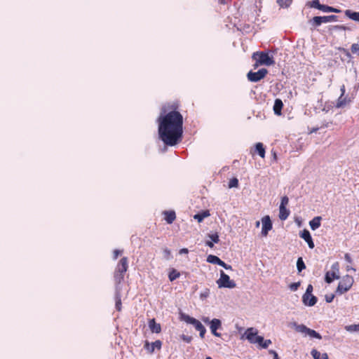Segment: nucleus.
<instances>
[{
  "label": "nucleus",
  "instance_id": "nucleus-1",
  "mask_svg": "<svg viewBox=\"0 0 359 359\" xmlns=\"http://www.w3.org/2000/svg\"><path fill=\"white\" fill-rule=\"evenodd\" d=\"M179 101L168 102L161 108L157 119L158 135L168 146H175L181 141L183 134V116L180 112Z\"/></svg>",
  "mask_w": 359,
  "mask_h": 359
},
{
  "label": "nucleus",
  "instance_id": "nucleus-2",
  "mask_svg": "<svg viewBox=\"0 0 359 359\" xmlns=\"http://www.w3.org/2000/svg\"><path fill=\"white\" fill-rule=\"evenodd\" d=\"M252 58L256 60V63L254 65L255 68L262 65L270 66L274 64L273 59L265 52H256L253 53Z\"/></svg>",
  "mask_w": 359,
  "mask_h": 359
},
{
  "label": "nucleus",
  "instance_id": "nucleus-3",
  "mask_svg": "<svg viewBox=\"0 0 359 359\" xmlns=\"http://www.w3.org/2000/svg\"><path fill=\"white\" fill-rule=\"evenodd\" d=\"M353 283V278L352 276L348 275L344 276L337 287L336 294L339 295L344 294L351 289Z\"/></svg>",
  "mask_w": 359,
  "mask_h": 359
},
{
  "label": "nucleus",
  "instance_id": "nucleus-4",
  "mask_svg": "<svg viewBox=\"0 0 359 359\" xmlns=\"http://www.w3.org/2000/svg\"><path fill=\"white\" fill-rule=\"evenodd\" d=\"M181 318L184 320L186 323L189 324H191L194 326L195 329L199 332V335L201 338H204L205 334L206 332V330L205 327L202 325V323L196 320L194 318H192L188 315L182 313L181 315Z\"/></svg>",
  "mask_w": 359,
  "mask_h": 359
},
{
  "label": "nucleus",
  "instance_id": "nucleus-5",
  "mask_svg": "<svg viewBox=\"0 0 359 359\" xmlns=\"http://www.w3.org/2000/svg\"><path fill=\"white\" fill-rule=\"evenodd\" d=\"M219 288H229L232 289L236 287L234 280H231L229 276L226 274L222 270L220 271V277L216 281Z\"/></svg>",
  "mask_w": 359,
  "mask_h": 359
},
{
  "label": "nucleus",
  "instance_id": "nucleus-6",
  "mask_svg": "<svg viewBox=\"0 0 359 359\" xmlns=\"http://www.w3.org/2000/svg\"><path fill=\"white\" fill-rule=\"evenodd\" d=\"M313 286L310 284L308 285L306 292L302 296V302L304 305L313 306L317 302V297L313 295Z\"/></svg>",
  "mask_w": 359,
  "mask_h": 359
},
{
  "label": "nucleus",
  "instance_id": "nucleus-7",
  "mask_svg": "<svg viewBox=\"0 0 359 359\" xmlns=\"http://www.w3.org/2000/svg\"><path fill=\"white\" fill-rule=\"evenodd\" d=\"M268 74V70L265 68L259 69L257 72L250 71L247 77L251 82H258L263 79Z\"/></svg>",
  "mask_w": 359,
  "mask_h": 359
},
{
  "label": "nucleus",
  "instance_id": "nucleus-8",
  "mask_svg": "<svg viewBox=\"0 0 359 359\" xmlns=\"http://www.w3.org/2000/svg\"><path fill=\"white\" fill-rule=\"evenodd\" d=\"M262 235L263 236H266L269 233V231L272 229V222L270 219V217L266 215L262 217Z\"/></svg>",
  "mask_w": 359,
  "mask_h": 359
},
{
  "label": "nucleus",
  "instance_id": "nucleus-9",
  "mask_svg": "<svg viewBox=\"0 0 359 359\" xmlns=\"http://www.w3.org/2000/svg\"><path fill=\"white\" fill-rule=\"evenodd\" d=\"M162 342L160 340H156L154 342L150 344L148 341H145L144 348L148 351L149 353L151 354L154 352L156 348L160 350L161 348Z\"/></svg>",
  "mask_w": 359,
  "mask_h": 359
},
{
  "label": "nucleus",
  "instance_id": "nucleus-10",
  "mask_svg": "<svg viewBox=\"0 0 359 359\" xmlns=\"http://www.w3.org/2000/svg\"><path fill=\"white\" fill-rule=\"evenodd\" d=\"M210 328L211 330L212 334L215 337H220L221 334L217 332V330L218 329L222 328V322L219 319L217 318H213L210 322Z\"/></svg>",
  "mask_w": 359,
  "mask_h": 359
},
{
  "label": "nucleus",
  "instance_id": "nucleus-11",
  "mask_svg": "<svg viewBox=\"0 0 359 359\" xmlns=\"http://www.w3.org/2000/svg\"><path fill=\"white\" fill-rule=\"evenodd\" d=\"M250 153L252 155H255V154H258V155L262 157H265V148L264 144L262 142H258L255 145L254 150H252Z\"/></svg>",
  "mask_w": 359,
  "mask_h": 359
},
{
  "label": "nucleus",
  "instance_id": "nucleus-12",
  "mask_svg": "<svg viewBox=\"0 0 359 359\" xmlns=\"http://www.w3.org/2000/svg\"><path fill=\"white\" fill-rule=\"evenodd\" d=\"M128 270V259L127 257H123L119 261L117 265L116 271L118 273H125Z\"/></svg>",
  "mask_w": 359,
  "mask_h": 359
},
{
  "label": "nucleus",
  "instance_id": "nucleus-13",
  "mask_svg": "<svg viewBox=\"0 0 359 359\" xmlns=\"http://www.w3.org/2000/svg\"><path fill=\"white\" fill-rule=\"evenodd\" d=\"M245 338L250 342L254 343L255 337L257 336V330L254 327L248 328L245 333Z\"/></svg>",
  "mask_w": 359,
  "mask_h": 359
},
{
  "label": "nucleus",
  "instance_id": "nucleus-14",
  "mask_svg": "<svg viewBox=\"0 0 359 359\" xmlns=\"http://www.w3.org/2000/svg\"><path fill=\"white\" fill-rule=\"evenodd\" d=\"M339 273L334 271H327L325 276V281L331 283L334 280L339 279Z\"/></svg>",
  "mask_w": 359,
  "mask_h": 359
},
{
  "label": "nucleus",
  "instance_id": "nucleus-15",
  "mask_svg": "<svg viewBox=\"0 0 359 359\" xmlns=\"http://www.w3.org/2000/svg\"><path fill=\"white\" fill-rule=\"evenodd\" d=\"M351 102V100L347 96H340L336 103L337 108H341Z\"/></svg>",
  "mask_w": 359,
  "mask_h": 359
},
{
  "label": "nucleus",
  "instance_id": "nucleus-16",
  "mask_svg": "<svg viewBox=\"0 0 359 359\" xmlns=\"http://www.w3.org/2000/svg\"><path fill=\"white\" fill-rule=\"evenodd\" d=\"M283 107V103L280 99H276L273 105V111L276 115H280Z\"/></svg>",
  "mask_w": 359,
  "mask_h": 359
},
{
  "label": "nucleus",
  "instance_id": "nucleus-17",
  "mask_svg": "<svg viewBox=\"0 0 359 359\" xmlns=\"http://www.w3.org/2000/svg\"><path fill=\"white\" fill-rule=\"evenodd\" d=\"M149 327L153 333H159L161 330L160 324L156 323L154 318L149 320Z\"/></svg>",
  "mask_w": 359,
  "mask_h": 359
},
{
  "label": "nucleus",
  "instance_id": "nucleus-18",
  "mask_svg": "<svg viewBox=\"0 0 359 359\" xmlns=\"http://www.w3.org/2000/svg\"><path fill=\"white\" fill-rule=\"evenodd\" d=\"M163 214L165 216V219L168 224H172L176 218V215L174 211H164Z\"/></svg>",
  "mask_w": 359,
  "mask_h": 359
},
{
  "label": "nucleus",
  "instance_id": "nucleus-19",
  "mask_svg": "<svg viewBox=\"0 0 359 359\" xmlns=\"http://www.w3.org/2000/svg\"><path fill=\"white\" fill-rule=\"evenodd\" d=\"M345 15L352 20L359 22V12L352 11L351 10H346Z\"/></svg>",
  "mask_w": 359,
  "mask_h": 359
},
{
  "label": "nucleus",
  "instance_id": "nucleus-20",
  "mask_svg": "<svg viewBox=\"0 0 359 359\" xmlns=\"http://www.w3.org/2000/svg\"><path fill=\"white\" fill-rule=\"evenodd\" d=\"M321 217H316L309 222L310 227L312 230H316L320 226Z\"/></svg>",
  "mask_w": 359,
  "mask_h": 359
},
{
  "label": "nucleus",
  "instance_id": "nucleus-21",
  "mask_svg": "<svg viewBox=\"0 0 359 359\" xmlns=\"http://www.w3.org/2000/svg\"><path fill=\"white\" fill-rule=\"evenodd\" d=\"M290 215V211L284 206L279 208V218L280 220H285Z\"/></svg>",
  "mask_w": 359,
  "mask_h": 359
},
{
  "label": "nucleus",
  "instance_id": "nucleus-22",
  "mask_svg": "<svg viewBox=\"0 0 359 359\" xmlns=\"http://www.w3.org/2000/svg\"><path fill=\"white\" fill-rule=\"evenodd\" d=\"M314 359H328V355L326 353H320L318 351L313 349L311 352Z\"/></svg>",
  "mask_w": 359,
  "mask_h": 359
},
{
  "label": "nucleus",
  "instance_id": "nucleus-23",
  "mask_svg": "<svg viewBox=\"0 0 359 359\" xmlns=\"http://www.w3.org/2000/svg\"><path fill=\"white\" fill-rule=\"evenodd\" d=\"M309 22L313 25V27H317L323 23L322 16H315L311 20H310Z\"/></svg>",
  "mask_w": 359,
  "mask_h": 359
},
{
  "label": "nucleus",
  "instance_id": "nucleus-24",
  "mask_svg": "<svg viewBox=\"0 0 359 359\" xmlns=\"http://www.w3.org/2000/svg\"><path fill=\"white\" fill-rule=\"evenodd\" d=\"M210 216V213L208 210L203 211L201 213H198L194 216V218L196 219L198 222H201L205 217Z\"/></svg>",
  "mask_w": 359,
  "mask_h": 359
},
{
  "label": "nucleus",
  "instance_id": "nucleus-25",
  "mask_svg": "<svg viewBox=\"0 0 359 359\" xmlns=\"http://www.w3.org/2000/svg\"><path fill=\"white\" fill-rule=\"evenodd\" d=\"M294 327L297 332H301V333L307 334V332L309 330V327H307L306 325H304L303 324L298 325L296 323H294Z\"/></svg>",
  "mask_w": 359,
  "mask_h": 359
},
{
  "label": "nucleus",
  "instance_id": "nucleus-26",
  "mask_svg": "<svg viewBox=\"0 0 359 359\" xmlns=\"http://www.w3.org/2000/svg\"><path fill=\"white\" fill-rule=\"evenodd\" d=\"M207 262L211 264L219 265L221 262V259L215 255H210L207 257Z\"/></svg>",
  "mask_w": 359,
  "mask_h": 359
},
{
  "label": "nucleus",
  "instance_id": "nucleus-27",
  "mask_svg": "<svg viewBox=\"0 0 359 359\" xmlns=\"http://www.w3.org/2000/svg\"><path fill=\"white\" fill-rule=\"evenodd\" d=\"M344 329L347 332H359V323L358 324H353V325H346L344 327Z\"/></svg>",
  "mask_w": 359,
  "mask_h": 359
},
{
  "label": "nucleus",
  "instance_id": "nucleus-28",
  "mask_svg": "<svg viewBox=\"0 0 359 359\" xmlns=\"http://www.w3.org/2000/svg\"><path fill=\"white\" fill-rule=\"evenodd\" d=\"M180 276V272H178L176 269H172V271L169 273L168 278L170 281H173L178 278Z\"/></svg>",
  "mask_w": 359,
  "mask_h": 359
},
{
  "label": "nucleus",
  "instance_id": "nucleus-29",
  "mask_svg": "<svg viewBox=\"0 0 359 359\" xmlns=\"http://www.w3.org/2000/svg\"><path fill=\"white\" fill-rule=\"evenodd\" d=\"M323 23H327L330 22H336L337 21L338 17L334 15H327V16H322Z\"/></svg>",
  "mask_w": 359,
  "mask_h": 359
},
{
  "label": "nucleus",
  "instance_id": "nucleus-30",
  "mask_svg": "<svg viewBox=\"0 0 359 359\" xmlns=\"http://www.w3.org/2000/svg\"><path fill=\"white\" fill-rule=\"evenodd\" d=\"M297 268L299 273L306 268V265L302 257H299L297 261Z\"/></svg>",
  "mask_w": 359,
  "mask_h": 359
},
{
  "label": "nucleus",
  "instance_id": "nucleus-31",
  "mask_svg": "<svg viewBox=\"0 0 359 359\" xmlns=\"http://www.w3.org/2000/svg\"><path fill=\"white\" fill-rule=\"evenodd\" d=\"M277 4L282 8H287L290 6L292 0H276Z\"/></svg>",
  "mask_w": 359,
  "mask_h": 359
},
{
  "label": "nucleus",
  "instance_id": "nucleus-32",
  "mask_svg": "<svg viewBox=\"0 0 359 359\" xmlns=\"http://www.w3.org/2000/svg\"><path fill=\"white\" fill-rule=\"evenodd\" d=\"M306 334L309 335L311 337H313V338H316V339H322V337L319 333H318L315 330H311L310 328H309V330H308Z\"/></svg>",
  "mask_w": 359,
  "mask_h": 359
},
{
  "label": "nucleus",
  "instance_id": "nucleus-33",
  "mask_svg": "<svg viewBox=\"0 0 359 359\" xmlns=\"http://www.w3.org/2000/svg\"><path fill=\"white\" fill-rule=\"evenodd\" d=\"M123 278H124V273L115 271L114 280L116 283L119 284L123 280Z\"/></svg>",
  "mask_w": 359,
  "mask_h": 359
},
{
  "label": "nucleus",
  "instance_id": "nucleus-34",
  "mask_svg": "<svg viewBox=\"0 0 359 359\" xmlns=\"http://www.w3.org/2000/svg\"><path fill=\"white\" fill-rule=\"evenodd\" d=\"M300 237L302 238H303L306 242L307 240H309L310 238H311V236L310 234V232L308 230L304 229L300 233Z\"/></svg>",
  "mask_w": 359,
  "mask_h": 359
},
{
  "label": "nucleus",
  "instance_id": "nucleus-35",
  "mask_svg": "<svg viewBox=\"0 0 359 359\" xmlns=\"http://www.w3.org/2000/svg\"><path fill=\"white\" fill-rule=\"evenodd\" d=\"M116 309L118 311L121 310V299L118 292L116 294Z\"/></svg>",
  "mask_w": 359,
  "mask_h": 359
},
{
  "label": "nucleus",
  "instance_id": "nucleus-36",
  "mask_svg": "<svg viewBox=\"0 0 359 359\" xmlns=\"http://www.w3.org/2000/svg\"><path fill=\"white\" fill-rule=\"evenodd\" d=\"M163 257L167 260L170 259L172 257L170 250L168 248L163 249Z\"/></svg>",
  "mask_w": 359,
  "mask_h": 359
},
{
  "label": "nucleus",
  "instance_id": "nucleus-37",
  "mask_svg": "<svg viewBox=\"0 0 359 359\" xmlns=\"http://www.w3.org/2000/svg\"><path fill=\"white\" fill-rule=\"evenodd\" d=\"M351 52L354 54H357L359 56V44L353 43L351 48Z\"/></svg>",
  "mask_w": 359,
  "mask_h": 359
},
{
  "label": "nucleus",
  "instance_id": "nucleus-38",
  "mask_svg": "<svg viewBox=\"0 0 359 359\" xmlns=\"http://www.w3.org/2000/svg\"><path fill=\"white\" fill-rule=\"evenodd\" d=\"M208 237L211 239V241H212L215 243H217L219 241L217 233L210 234L208 235Z\"/></svg>",
  "mask_w": 359,
  "mask_h": 359
},
{
  "label": "nucleus",
  "instance_id": "nucleus-39",
  "mask_svg": "<svg viewBox=\"0 0 359 359\" xmlns=\"http://www.w3.org/2000/svg\"><path fill=\"white\" fill-rule=\"evenodd\" d=\"M320 10L323 11V12H331V11H332V6H329L327 5L322 4L320 8Z\"/></svg>",
  "mask_w": 359,
  "mask_h": 359
},
{
  "label": "nucleus",
  "instance_id": "nucleus-40",
  "mask_svg": "<svg viewBox=\"0 0 359 359\" xmlns=\"http://www.w3.org/2000/svg\"><path fill=\"white\" fill-rule=\"evenodd\" d=\"M299 285H300V283H299V282H297V283H291V284L289 285V287H290V289L292 291H296V290H297V289L299 288Z\"/></svg>",
  "mask_w": 359,
  "mask_h": 359
},
{
  "label": "nucleus",
  "instance_id": "nucleus-41",
  "mask_svg": "<svg viewBox=\"0 0 359 359\" xmlns=\"http://www.w3.org/2000/svg\"><path fill=\"white\" fill-rule=\"evenodd\" d=\"M238 187V181H229L228 188H237Z\"/></svg>",
  "mask_w": 359,
  "mask_h": 359
},
{
  "label": "nucleus",
  "instance_id": "nucleus-42",
  "mask_svg": "<svg viewBox=\"0 0 359 359\" xmlns=\"http://www.w3.org/2000/svg\"><path fill=\"white\" fill-rule=\"evenodd\" d=\"M264 341V337L262 336H257L254 340L253 344H258L261 346V344Z\"/></svg>",
  "mask_w": 359,
  "mask_h": 359
},
{
  "label": "nucleus",
  "instance_id": "nucleus-43",
  "mask_svg": "<svg viewBox=\"0 0 359 359\" xmlns=\"http://www.w3.org/2000/svg\"><path fill=\"white\" fill-rule=\"evenodd\" d=\"M334 298V294H328L325 296V301L327 303L332 302L333 301Z\"/></svg>",
  "mask_w": 359,
  "mask_h": 359
},
{
  "label": "nucleus",
  "instance_id": "nucleus-44",
  "mask_svg": "<svg viewBox=\"0 0 359 359\" xmlns=\"http://www.w3.org/2000/svg\"><path fill=\"white\" fill-rule=\"evenodd\" d=\"M332 271L337 273H339V265L338 262L334 263L331 266Z\"/></svg>",
  "mask_w": 359,
  "mask_h": 359
},
{
  "label": "nucleus",
  "instance_id": "nucleus-45",
  "mask_svg": "<svg viewBox=\"0 0 359 359\" xmlns=\"http://www.w3.org/2000/svg\"><path fill=\"white\" fill-rule=\"evenodd\" d=\"M322 4H320L318 0H313L311 2V6L320 10Z\"/></svg>",
  "mask_w": 359,
  "mask_h": 359
},
{
  "label": "nucleus",
  "instance_id": "nucleus-46",
  "mask_svg": "<svg viewBox=\"0 0 359 359\" xmlns=\"http://www.w3.org/2000/svg\"><path fill=\"white\" fill-rule=\"evenodd\" d=\"M219 265L222 266L223 268H224L226 270H232V266L231 265H229V264H226L222 260H221V262H220Z\"/></svg>",
  "mask_w": 359,
  "mask_h": 359
},
{
  "label": "nucleus",
  "instance_id": "nucleus-47",
  "mask_svg": "<svg viewBox=\"0 0 359 359\" xmlns=\"http://www.w3.org/2000/svg\"><path fill=\"white\" fill-rule=\"evenodd\" d=\"M288 202H289L288 198L287 196H283L281 199V203H280V206L285 207L288 204Z\"/></svg>",
  "mask_w": 359,
  "mask_h": 359
},
{
  "label": "nucleus",
  "instance_id": "nucleus-48",
  "mask_svg": "<svg viewBox=\"0 0 359 359\" xmlns=\"http://www.w3.org/2000/svg\"><path fill=\"white\" fill-rule=\"evenodd\" d=\"M271 344V341L270 339H264V341L261 344V346L264 348H266Z\"/></svg>",
  "mask_w": 359,
  "mask_h": 359
},
{
  "label": "nucleus",
  "instance_id": "nucleus-49",
  "mask_svg": "<svg viewBox=\"0 0 359 359\" xmlns=\"http://www.w3.org/2000/svg\"><path fill=\"white\" fill-rule=\"evenodd\" d=\"M333 27H334V29H339V30H344V31H345V30L348 29V28L346 26L342 25H335Z\"/></svg>",
  "mask_w": 359,
  "mask_h": 359
},
{
  "label": "nucleus",
  "instance_id": "nucleus-50",
  "mask_svg": "<svg viewBox=\"0 0 359 359\" xmlns=\"http://www.w3.org/2000/svg\"><path fill=\"white\" fill-rule=\"evenodd\" d=\"M182 340H183L184 341H185V342H187V343H189V342H191V337H189V336H187V335H184V334H183V335L182 336Z\"/></svg>",
  "mask_w": 359,
  "mask_h": 359
},
{
  "label": "nucleus",
  "instance_id": "nucleus-51",
  "mask_svg": "<svg viewBox=\"0 0 359 359\" xmlns=\"http://www.w3.org/2000/svg\"><path fill=\"white\" fill-rule=\"evenodd\" d=\"M306 243H307L309 248L313 249L314 248V243L312 240V238H310L309 240H307Z\"/></svg>",
  "mask_w": 359,
  "mask_h": 359
},
{
  "label": "nucleus",
  "instance_id": "nucleus-52",
  "mask_svg": "<svg viewBox=\"0 0 359 359\" xmlns=\"http://www.w3.org/2000/svg\"><path fill=\"white\" fill-rule=\"evenodd\" d=\"M306 243H307L309 248L313 249L314 248V243L312 240V238H310L309 240H307Z\"/></svg>",
  "mask_w": 359,
  "mask_h": 359
},
{
  "label": "nucleus",
  "instance_id": "nucleus-53",
  "mask_svg": "<svg viewBox=\"0 0 359 359\" xmlns=\"http://www.w3.org/2000/svg\"><path fill=\"white\" fill-rule=\"evenodd\" d=\"M121 252H122V251H121V250H115L114 251V259H117V257H118V256L119 255H121Z\"/></svg>",
  "mask_w": 359,
  "mask_h": 359
},
{
  "label": "nucleus",
  "instance_id": "nucleus-54",
  "mask_svg": "<svg viewBox=\"0 0 359 359\" xmlns=\"http://www.w3.org/2000/svg\"><path fill=\"white\" fill-rule=\"evenodd\" d=\"M344 258H345V260L347 262H348V263H351L352 262V259H351V257H350V255L348 253L345 254Z\"/></svg>",
  "mask_w": 359,
  "mask_h": 359
},
{
  "label": "nucleus",
  "instance_id": "nucleus-55",
  "mask_svg": "<svg viewBox=\"0 0 359 359\" xmlns=\"http://www.w3.org/2000/svg\"><path fill=\"white\" fill-rule=\"evenodd\" d=\"M340 90H341V95H340V96H344V94H345V92H346V88H345V86H344V85H342V86H341Z\"/></svg>",
  "mask_w": 359,
  "mask_h": 359
},
{
  "label": "nucleus",
  "instance_id": "nucleus-56",
  "mask_svg": "<svg viewBox=\"0 0 359 359\" xmlns=\"http://www.w3.org/2000/svg\"><path fill=\"white\" fill-rule=\"evenodd\" d=\"M270 353L273 354V359H279L278 355L275 351H271Z\"/></svg>",
  "mask_w": 359,
  "mask_h": 359
},
{
  "label": "nucleus",
  "instance_id": "nucleus-57",
  "mask_svg": "<svg viewBox=\"0 0 359 359\" xmlns=\"http://www.w3.org/2000/svg\"><path fill=\"white\" fill-rule=\"evenodd\" d=\"M202 320L205 323V324H210V322L211 320H210L209 318L208 317H203L202 318Z\"/></svg>",
  "mask_w": 359,
  "mask_h": 359
},
{
  "label": "nucleus",
  "instance_id": "nucleus-58",
  "mask_svg": "<svg viewBox=\"0 0 359 359\" xmlns=\"http://www.w3.org/2000/svg\"><path fill=\"white\" fill-rule=\"evenodd\" d=\"M189 252L188 249L182 248L180 250V254H187Z\"/></svg>",
  "mask_w": 359,
  "mask_h": 359
},
{
  "label": "nucleus",
  "instance_id": "nucleus-59",
  "mask_svg": "<svg viewBox=\"0 0 359 359\" xmlns=\"http://www.w3.org/2000/svg\"><path fill=\"white\" fill-rule=\"evenodd\" d=\"M214 243L212 241H207L206 242V245L210 247V248H213L214 246Z\"/></svg>",
  "mask_w": 359,
  "mask_h": 359
},
{
  "label": "nucleus",
  "instance_id": "nucleus-60",
  "mask_svg": "<svg viewBox=\"0 0 359 359\" xmlns=\"http://www.w3.org/2000/svg\"><path fill=\"white\" fill-rule=\"evenodd\" d=\"M331 12L338 13H340V12H341V11H340L339 9H337V8H333V7H332V11H331Z\"/></svg>",
  "mask_w": 359,
  "mask_h": 359
},
{
  "label": "nucleus",
  "instance_id": "nucleus-61",
  "mask_svg": "<svg viewBox=\"0 0 359 359\" xmlns=\"http://www.w3.org/2000/svg\"><path fill=\"white\" fill-rule=\"evenodd\" d=\"M346 270H347V271L353 270V271H355V269L354 268L351 267V266H347V267H346Z\"/></svg>",
  "mask_w": 359,
  "mask_h": 359
},
{
  "label": "nucleus",
  "instance_id": "nucleus-62",
  "mask_svg": "<svg viewBox=\"0 0 359 359\" xmlns=\"http://www.w3.org/2000/svg\"><path fill=\"white\" fill-rule=\"evenodd\" d=\"M259 224L260 223H259V221L256 222V224H255L256 227H259Z\"/></svg>",
  "mask_w": 359,
  "mask_h": 359
},
{
  "label": "nucleus",
  "instance_id": "nucleus-63",
  "mask_svg": "<svg viewBox=\"0 0 359 359\" xmlns=\"http://www.w3.org/2000/svg\"><path fill=\"white\" fill-rule=\"evenodd\" d=\"M220 4H225V0H219Z\"/></svg>",
  "mask_w": 359,
  "mask_h": 359
},
{
  "label": "nucleus",
  "instance_id": "nucleus-64",
  "mask_svg": "<svg viewBox=\"0 0 359 359\" xmlns=\"http://www.w3.org/2000/svg\"><path fill=\"white\" fill-rule=\"evenodd\" d=\"M205 359H212V358L211 357H210V356H208V357H206Z\"/></svg>",
  "mask_w": 359,
  "mask_h": 359
}]
</instances>
